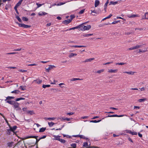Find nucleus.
Returning <instances> with one entry per match:
<instances>
[{"instance_id":"f257e3e1","label":"nucleus","mask_w":148,"mask_h":148,"mask_svg":"<svg viewBox=\"0 0 148 148\" xmlns=\"http://www.w3.org/2000/svg\"><path fill=\"white\" fill-rule=\"evenodd\" d=\"M85 23H84L79 25H80V28L81 30L83 31L86 30H88L91 28V26L90 25H87V26L83 25V24H85Z\"/></svg>"},{"instance_id":"f03ea898","label":"nucleus","mask_w":148,"mask_h":148,"mask_svg":"<svg viewBox=\"0 0 148 148\" xmlns=\"http://www.w3.org/2000/svg\"><path fill=\"white\" fill-rule=\"evenodd\" d=\"M38 136H27L25 138L27 139V138H36V141L35 145H38V142L40 140V138H39V139L37 138H38Z\"/></svg>"},{"instance_id":"7ed1b4c3","label":"nucleus","mask_w":148,"mask_h":148,"mask_svg":"<svg viewBox=\"0 0 148 148\" xmlns=\"http://www.w3.org/2000/svg\"><path fill=\"white\" fill-rule=\"evenodd\" d=\"M20 104L17 102L14 101L13 105L15 109L16 110H21V108L19 107Z\"/></svg>"},{"instance_id":"20e7f679","label":"nucleus","mask_w":148,"mask_h":148,"mask_svg":"<svg viewBox=\"0 0 148 148\" xmlns=\"http://www.w3.org/2000/svg\"><path fill=\"white\" fill-rule=\"evenodd\" d=\"M10 128V129L11 130H12V131L13 132V135L14 134H16V133L15 132H14V131L16 130L17 127L16 126H14L13 127H12L11 126H10L9 127Z\"/></svg>"},{"instance_id":"39448f33","label":"nucleus","mask_w":148,"mask_h":148,"mask_svg":"<svg viewBox=\"0 0 148 148\" xmlns=\"http://www.w3.org/2000/svg\"><path fill=\"white\" fill-rule=\"evenodd\" d=\"M55 66L53 65H49V67L48 68H45V69L46 71L47 72H49L50 70L53 69V68H55Z\"/></svg>"},{"instance_id":"423d86ee","label":"nucleus","mask_w":148,"mask_h":148,"mask_svg":"<svg viewBox=\"0 0 148 148\" xmlns=\"http://www.w3.org/2000/svg\"><path fill=\"white\" fill-rule=\"evenodd\" d=\"M123 116H124V115H118L117 114H114V115H108V116L106 117H123Z\"/></svg>"},{"instance_id":"0eeeda50","label":"nucleus","mask_w":148,"mask_h":148,"mask_svg":"<svg viewBox=\"0 0 148 148\" xmlns=\"http://www.w3.org/2000/svg\"><path fill=\"white\" fill-rule=\"evenodd\" d=\"M71 22V20H70V19H68L67 20H65L64 21L62 22V23L64 24L67 25L69 23H70Z\"/></svg>"},{"instance_id":"6e6552de","label":"nucleus","mask_w":148,"mask_h":148,"mask_svg":"<svg viewBox=\"0 0 148 148\" xmlns=\"http://www.w3.org/2000/svg\"><path fill=\"white\" fill-rule=\"evenodd\" d=\"M148 51L147 50V48H145L143 50H141V49H139V53H144L146 52L147 51Z\"/></svg>"},{"instance_id":"1a4fd4ad","label":"nucleus","mask_w":148,"mask_h":148,"mask_svg":"<svg viewBox=\"0 0 148 148\" xmlns=\"http://www.w3.org/2000/svg\"><path fill=\"white\" fill-rule=\"evenodd\" d=\"M118 71V69H109L108 71V72L109 73H116Z\"/></svg>"},{"instance_id":"9d476101","label":"nucleus","mask_w":148,"mask_h":148,"mask_svg":"<svg viewBox=\"0 0 148 148\" xmlns=\"http://www.w3.org/2000/svg\"><path fill=\"white\" fill-rule=\"evenodd\" d=\"M6 134L8 135H10L12 134V130L10 128V129H8L6 131Z\"/></svg>"},{"instance_id":"9b49d317","label":"nucleus","mask_w":148,"mask_h":148,"mask_svg":"<svg viewBox=\"0 0 148 148\" xmlns=\"http://www.w3.org/2000/svg\"><path fill=\"white\" fill-rule=\"evenodd\" d=\"M138 16L137 14H132V15H128V17L130 18H135Z\"/></svg>"},{"instance_id":"f8f14e48","label":"nucleus","mask_w":148,"mask_h":148,"mask_svg":"<svg viewBox=\"0 0 148 148\" xmlns=\"http://www.w3.org/2000/svg\"><path fill=\"white\" fill-rule=\"evenodd\" d=\"M100 3L99 1L98 0H96L95 1V7H97Z\"/></svg>"},{"instance_id":"ddd939ff","label":"nucleus","mask_w":148,"mask_h":148,"mask_svg":"<svg viewBox=\"0 0 148 148\" xmlns=\"http://www.w3.org/2000/svg\"><path fill=\"white\" fill-rule=\"evenodd\" d=\"M94 58H90L89 59H86L85 61L83 62H90L91 61L94 60Z\"/></svg>"},{"instance_id":"4468645a","label":"nucleus","mask_w":148,"mask_h":148,"mask_svg":"<svg viewBox=\"0 0 148 148\" xmlns=\"http://www.w3.org/2000/svg\"><path fill=\"white\" fill-rule=\"evenodd\" d=\"M123 73H127L129 75H133L134 74V73L135 72H132V71H130L129 72L125 71V72H123Z\"/></svg>"},{"instance_id":"2eb2a0df","label":"nucleus","mask_w":148,"mask_h":148,"mask_svg":"<svg viewBox=\"0 0 148 148\" xmlns=\"http://www.w3.org/2000/svg\"><path fill=\"white\" fill-rule=\"evenodd\" d=\"M80 25H79L78 26L72 28H70L69 29V30H74L76 29H77L78 28H80Z\"/></svg>"},{"instance_id":"dca6fc26","label":"nucleus","mask_w":148,"mask_h":148,"mask_svg":"<svg viewBox=\"0 0 148 148\" xmlns=\"http://www.w3.org/2000/svg\"><path fill=\"white\" fill-rule=\"evenodd\" d=\"M47 14L45 12H40L38 13V15L40 16H42V15H45Z\"/></svg>"},{"instance_id":"f3484780","label":"nucleus","mask_w":148,"mask_h":148,"mask_svg":"<svg viewBox=\"0 0 148 148\" xmlns=\"http://www.w3.org/2000/svg\"><path fill=\"white\" fill-rule=\"evenodd\" d=\"M142 45H136L135 46L133 47L134 49H138L142 47Z\"/></svg>"},{"instance_id":"a211bd4d","label":"nucleus","mask_w":148,"mask_h":148,"mask_svg":"<svg viewBox=\"0 0 148 148\" xmlns=\"http://www.w3.org/2000/svg\"><path fill=\"white\" fill-rule=\"evenodd\" d=\"M83 79H79V78H73L72 79H70L71 81H75L77 80H82Z\"/></svg>"},{"instance_id":"6ab92c4d","label":"nucleus","mask_w":148,"mask_h":148,"mask_svg":"<svg viewBox=\"0 0 148 148\" xmlns=\"http://www.w3.org/2000/svg\"><path fill=\"white\" fill-rule=\"evenodd\" d=\"M20 91L18 90H15L11 92V93H14L16 94H17L19 93Z\"/></svg>"},{"instance_id":"aec40b11","label":"nucleus","mask_w":148,"mask_h":148,"mask_svg":"<svg viewBox=\"0 0 148 148\" xmlns=\"http://www.w3.org/2000/svg\"><path fill=\"white\" fill-rule=\"evenodd\" d=\"M14 98V97L8 96L7 97L6 99L5 100V101H6L7 100H10L12 99H13Z\"/></svg>"},{"instance_id":"412c9836","label":"nucleus","mask_w":148,"mask_h":148,"mask_svg":"<svg viewBox=\"0 0 148 148\" xmlns=\"http://www.w3.org/2000/svg\"><path fill=\"white\" fill-rule=\"evenodd\" d=\"M14 143L13 142H9L7 143V145L8 147H11L12 146Z\"/></svg>"},{"instance_id":"4be33fe9","label":"nucleus","mask_w":148,"mask_h":148,"mask_svg":"<svg viewBox=\"0 0 148 148\" xmlns=\"http://www.w3.org/2000/svg\"><path fill=\"white\" fill-rule=\"evenodd\" d=\"M6 101V102L12 105H13V103L15 101H10V100H7Z\"/></svg>"},{"instance_id":"5701e85b","label":"nucleus","mask_w":148,"mask_h":148,"mask_svg":"<svg viewBox=\"0 0 148 148\" xmlns=\"http://www.w3.org/2000/svg\"><path fill=\"white\" fill-rule=\"evenodd\" d=\"M77 54L76 53H71L70 54L69 56V57L70 58L73 57L74 56H76L77 55Z\"/></svg>"},{"instance_id":"b1692460","label":"nucleus","mask_w":148,"mask_h":148,"mask_svg":"<svg viewBox=\"0 0 148 148\" xmlns=\"http://www.w3.org/2000/svg\"><path fill=\"white\" fill-rule=\"evenodd\" d=\"M16 23L20 27H25V24L23 23H18V22H16Z\"/></svg>"},{"instance_id":"393cba45","label":"nucleus","mask_w":148,"mask_h":148,"mask_svg":"<svg viewBox=\"0 0 148 148\" xmlns=\"http://www.w3.org/2000/svg\"><path fill=\"white\" fill-rule=\"evenodd\" d=\"M46 129V127H42L39 130V132H44Z\"/></svg>"},{"instance_id":"a878e982","label":"nucleus","mask_w":148,"mask_h":148,"mask_svg":"<svg viewBox=\"0 0 148 148\" xmlns=\"http://www.w3.org/2000/svg\"><path fill=\"white\" fill-rule=\"evenodd\" d=\"M45 120H53L56 119V118L55 117H52V118H45Z\"/></svg>"},{"instance_id":"bb28decb","label":"nucleus","mask_w":148,"mask_h":148,"mask_svg":"<svg viewBox=\"0 0 148 148\" xmlns=\"http://www.w3.org/2000/svg\"><path fill=\"white\" fill-rule=\"evenodd\" d=\"M118 3V2L117 1H115V2L111 1L110 2L109 5H110L111 4H112L113 5H115Z\"/></svg>"},{"instance_id":"cd10ccee","label":"nucleus","mask_w":148,"mask_h":148,"mask_svg":"<svg viewBox=\"0 0 148 148\" xmlns=\"http://www.w3.org/2000/svg\"><path fill=\"white\" fill-rule=\"evenodd\" d=\"M93 35L92 34H84L83 35V36L84 37H87L89 36H92Z\"/></svg>"},{"instance_id":"c85d7f7f","label":"nucleus","mask_w":148,"mask_h":148,"mask_svg":"<svg viewBox=\"0 0 148 148\" xmlns=\"http://www.w3.org/2000/svg\"><path fill=\"white\" fill-rule=\"evenodd\" d=\"M15 17L17 19V20H18V21L19 22L21 23L22 21L21 19L19 17V16L17 15H15Z\"/></svg>"},{"instance_id":"c756f323","label":"nucleus","mask_w":148,"mask_h":148,"mask_svg":"<svg viewBox=\"0 0 148 148\" xmlns=\"http://www.w3.org/2000/svg\"><path fill=\"white\" fill-rule=\"evenodd\" d=\"M79 137H80L81 138H83L84 139H85L86 140L88 139V138L85 137L84 136L82 135H79Z\"/></svg>"},{"instance_id":"7c9ffc66","label":"nucleus","mask_w":148,"mask_h":148,"mask_svg":"<svg viewBox=\"0 0 148 148\" xmlns=\"http://www.w3.org/2000/svg\"><path fill=\"white\" fill-rule=\"evenodd\" d=\"M48 124L49 126L51 127L53 126L55 124V123L52 122H48Z\"/></svg>"},{"instance_id":"2f4dec72","label":"nucleus","mask_w":148,"mask_h":148,"mask_svg":"<svg viewBox=\"0 0 148 148\" xmlns=\"http://www.w3.org/2000/svg\"><path fill=\"white\" fill-rule=\"evenodd\" d=\"M36 82V83L38 84H41L42 82V80H35L33 81V82Z\"/></svg>"},{"instance_id":"473e14b6","label":"nucleus","mask_w":148,"mask_h":148,"mask_svg":"<svg viewBox=\"0 0 148 148\" xmlns=\"http://www.w3.org/2000/svg\"><path fill=\"white\" fill-rule=\"evenodd\" d=\"M101 121V120H100L98 121H97L96 120H92L90 121V122H92V123H98L100 122Z\"/></svg>"},{"instance_id":"72a5a7b5","label":"nucleus","mask_w":148,"mask_h":148,"mask_svg":"<svg viewBox=\"0 0 148 148\" xmlns=\"http://www.w3.org/2000/svg\"><path fill=\"white\" fill-rule=\"evenodd\" d=\"M59 141L61 142L62 143H64L66 141L64 139H62L61 138H60V139H59Z\"/></svg>"},{"instance_id":"f704fd0d","label":"nucleus","mask_w":148,"mask_h":148,"mask_svg":"<svg viewBox=\"0 0 148 148\" xmlns=\"http://www.w3.org/2000/svg\"><path fill=\"white\" fill-rule=\"evenodd\" d=\"M11 5L10 4H6L5 6V9L7 10H8V8L10 7Z\"/></svg>"},{"instance_id":"c9c22d12","label":"nucleus","mask_w":148,"mask_h":148,"mask_svg":"<svg viewBox=\"0 0 148 148\" xmlns=\"http://www.w3.org/2000/svg\"><path fill=\"white\" fill-rule=\"evenodd\" d=\"M53 137L55 138L54 139L57 140L59 141V139H60V138H59L60 137V136L54 135Z\"/></svg>"},{"instance_id":"e433bc0d","label":"nucleus","mask_w":148,"mask_h":148,"mask_svg":"<svg viewBox=\"0 0 148 148\" xmlns=\"http://www.w3.org/2000/svg\"><path fill=\"white\" fill-rule=\"evenodd\" d=\"M22 20L24 21H27L28 20V19L26 17H23L22 18Z\"/></svg>"},{"instance_id":"4c0bfd02","label":"nucleus","mask_w":148,"mask_h":148,"mask_svg":"<svg viewBox=\"0 0 148 148\" xmlns=\"http://www.w3.org/2000/svg\"><path fill=\"white\" fill-rule=\"evenodd\" d=\"M146 100V99L145 98L140 99L138 100V101L139 102H141L143 101H144Z\"/></svg>"},{"instance_id":"58836bf2","label":"nucleus","mask_w":148,"mask_h":148,"mask_svg":"<svg viewBox=\"0 0 148 148\" xmlns=\"http://www.w3.org/2000/svg\"><path fill=\"white\" fill-rule=\"evenodd\" d=\"M25 99V98L21 97L19 98H18L16 99L15 100L16 101H18L21 100H24Z\"/></svg>"},{"instance_id":"ea45409f","label":"nucleus","mask_w":148,"mask_h":148,"mask_svg":"<svg viewBox=\"0 0 148 148\" xmlns=\"http://www.w3.org/2000/svg\"><path fill=\"white\" fill-rule=\"evenodd\" d=\"M50 85H43L42 87L43 88H45L46 87H49L50 86Z\"/></svg>"},{"instance_id":"a19ab883","label":"nucleus","mask_w":148,"mask_h":148,"mask_svg":"<svg viewBox=\"0 0 148 148\" xmlns=\"http://www.w3.org/2000/svg\"><path fill=\"white\" fill-rule=\"evenodd\" d=\"M104 71V69H102L99 70L97 71L96 72V73H98L100 74L102 72H103Z\"/></svg>"},{"instance_id":"79ce46f5","label":"nucleus","mask_w":148,"mask_h":148,"mask_svg":"<svg viewBox=\"0 0 148 148\" xmlns=\"http://www.w3.org/2000/svg\"><path fill=\"white\" fill-rule=\"evenodd\" d=\"M125 63H123V62H121V63H116L115 64L116 65H123L125 64Z\"/></svg>"},{"instance_id":"37998d69","label":"nucleus","mask_w":148,"mask_h":148,"mask_svg":"<svg viewBox=\"0 0 148 148\" xmlns=\"http://www.w3.org/2000/svg\"><path fill=\"white\" fill-rule=\"evenodd\" d=\"M27 112L28 113L30 114L31 115H32L34 114V112L33 111H28Z\"/></svg>"},{"instance_id":"c03bdc74","label":"nucleus","mask_w":148,"mask_h":148,"mask_svg":"<svg viewBox=\"0 0 148 148\" xmlns=\"http://www.w3.org/2000/svg\"><path fill=\"white\" fill-rule=\"evenodd\" d=\"M21 4V3L18 2V3H16V4L15 5V7L18 8L19 6Z\"/></svg>"},{"instance_id":"a18cd8bd","label":"nucleus","mask_w":148,"mask_h":148,"mask_svg":"<svg viewBox=\"0 0 148 148\" xmlns=\"http://www.w3.org/2000/svg\"><path fill=\"white\" fill-rule=\"evenodd\" d=\"M65 3V2H64V3L60 2L58 3L57 4V6L61 5H63Z\"/></svg>"},{"instance_id":"49530a36","label":"nucleus","mask_w":148,"mask_h":148,"mask_svg":"<svg viewBox=\"0 0 148 148\" xmlns=\"http://www.w3.org/2000/svg\"><path fill=\"white\" fill-rule=\"evenodd\" d=\"M85 9H83L80 11L79 13V14H83L84 12Z\"/></svg>"},{"instance_id":"de8ad7c7","label":"nucleus","mask_w":148,"mask_h":148,"mask_svg":"<svg viewBox=\"0 0 148 148\" xmlns=\"http://www.w3.org/2000/svg\"><path fill=\"white\" fill-rule=\"evenodd\" d=\"M84 147H87L88 146V143L87 142H84V145L83 146Z\"/></svg>"},{"instance_id":"09e8293b","label":"nucleus","mask_w":148,"mask_h":148,"mask_svg":"<svg viewBox=\"0 0 148 148\" xmlns=\"http://www.w3.org/2000/svg\"><path fill=\"white\" fill-rule=\"evenodd\" d=\"M70 17H71V19H70V20H71V21L75 17L74 15H71L70 16Z\"/></svg>"},{"instance_id":"8fccbe9b","label":"nucleus","mask_w":148,"mask_h":148,"mask_svg":"<svg viewBox=\"0 0 148 148\" xmlns=\"http://www.w3.org/2000/svg\"><path fill=\"white\" fill-rule=\"evenodd\" d=\"M17 8L16 7H14V9L15 10L16 12V13L17 14H19Z\"/></svg>"},{"instance_id":"3c124183","label":"nucleus","mask_w":148,"mask_h":148,"mask_svg":"<svg viewBox=\"0 0 148 148\" xmlns=\"http://www.w3.org/2000/svg\"><path fill=\"white\" fill-rule=\"evenodd\" d=\"M36 4L37 5V8H38L39 7H40L42 5V4H39V3H36Z\"/></svg>"},{"instance_id":"603ef678","label":"nucleus","mask_w":148,"mask_h":148,"mask_svg":"<svg viewBox=\"0 0 148 148\" xmlns=\"http://www.w3.org/2000/svg\"><path fill=\"white\" fill-rule=\"evenodd\" d=\"M91 13H95L97 14H98L99 13V12H97L96 10H91Z\"/></svg>"},{"instance_id":"864d4df0","label":"nucleus","mask_w":148,"mask_h":148,"mask_svg":"<svg viewBox=\"0 0 148 148\" xmlns=\"http://www.w3.org/2000/svg\"><path fill=\"white\" fill-rule=\"evenodd\" d=\"M20 89H21V90H25V88H24L23 86H20Z\"/></svg>"},{"instance_id":"5fc2aeb1","label":"nucleus","mask_w":148,"mask_h":148,"mask_svg":"<svg viewBox=\"0 0 148 148\" xmlns=\"http://www.w3.org/2000/svg\"><path fill=\"white\" fill-rule=\"evenodd\" d=\"M131 134L132 135H136L137 134V133L136 132H131Z\"/></svg>"},{"instance_id":"6e6d98bb","label":"nucleus","mask_w":148,"mask_h":148,"mask_svg":"<svg viewBox=\"0 0 148 148\" xmlns=\"http://www.w3.org/2000/svg\"><path fill=\"white\" fill-rule=\"evenodd\" d=\"M119 22V21H114L113 22H112V24H115L117 23H118Z\"/></svg>"},{"instance_id":"4d7b16f0","label":"nucleus","mask_w":148,"mask_h":148,"mask_svg":"<svg viewBox=\"0 0 148 148\" xmlns=\"http://www.w3.org/2000/svg\"><path fill=\"white\" fill-rule=\"evenodd\" d=\"M5 120V122H6V123H7V124L9 126V127H10V124L9 123L8 121V120H7V119L5 118V119H4Z\"/></svg>"},{"instance_id":"13d9d810","label":"nucleus","mask_w":148,"mask_h":148,"mask_svg":"<svg viewBox=\"0 0 148 148\" xmlns=\"http://www.w3.org/2000/svg\"><path fill=\"white\" fill-rule=\"evenodd\" d=\"M148 14V12H147L145 13V14L144 15V18H143V19H147V18L146 17V14Z\"/></svg>"},{"instance_id":"bf43d9fd","label":"nucleus","mask_w":148,"mask_h":148,"mask_svg":"<svg viewBox=\"0 0 148 148\" xmlns=\"http://www.w3.org/2000/svg\"><path fill=\"white\" fill-rule=\"evenodd\" d=\"M74 114V112H70L68 113H67V114L69 115H71L73 114Z\"/></svg>"},{"instance_id":"052dcab7","label":"nucleus","mask_w":148,"mask_h":148,"mask_svg":"<svg viewBox=\"0 0 148 148\" xmlns=\"http://www.w3.org/2000/svg\"><path fill=\"white\" fill-rule=\"evenodd\" d=\"M63 136L64 137H67V138H71V136H69V135H65V134H63Z\"/></svg>"},{"instance_id":"680f3d73","label":"nucleus","mask_w":148,"mask_h":148,"mask_svg":"<svg viewBox=\"0 0 148 148\" xmlns=\"http://www.w3.org/2000/svg\"><path fill=\"white\" fill-rule=\"evenodd\" d=\"M17 53L16 52H11V53H7L6 54H16Z\"/></svg>"},{"instance_id":"e2e57ef3","label":"nucleus","mask_w":148,"mask_h":148,"mask_svg":"<svg viewBox=\"0 0 148 148\" xmlns=\"http://www.w3.org/2000/svg\"><path fill=\"white\" fill-rule=\"evenodd\" d=\"M132 34V32H125V35H129Z\"/></svg>"},{"instance_id":"0e129e2a","label":"nucleus","mask_w":148,"mask_h":148,"mask_svg":"<svg viewBox=\"0 0 148 148\" xmlns=\"http://www.w3.org/2000/svg\"><path fill=\"white\" fill-rule=\"evenodd\" d=\"M30 27H31V26L30 25H26L25 24L24 28H28Z\"/></svg>"},{"instance_id":"69168bd1","label":"nucleus","mask_w":148,"mask_h":148,"mask_svg":"<svg viewBox=\"0 0 148 148\" xmlns=\"http://www.w3.org/2000/svg\"><path fill=\"white\" fill-rule=\"evenodd\" d=\"M99 148L97 147L94 146L93 147H91L90 146H88V148Z\"/></svg>"},{"instance_id":"338daca9","label":"nucleus","mask_w":148,"mask_h":148,"mask_svg":"<svg viewBox=\"0 0 148 148\" xmlns=\"http://www.w3.org/2000/svg\"><path fill=\"white\" fill-rule=\"evenodd\" d=\"M19 71L21 72H26L27 71V70H22V69L20 70H19Z\"/></svg>"},{"instance_id":"774afa93","label":"nucleus","mask_w":148,"mask_h":148,"mask_svg":"<svg viewBox=\"0 0 148 148\" xmlns=\"http://www.w3.org/2000/svg\"><path fill=\"white\" fill-rule=\"evenodd\" d=\"M131 132L132 131L131 130H126V133H129V134H131Z\"/></svg>"}]
</instances>
